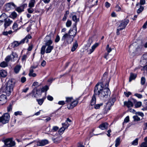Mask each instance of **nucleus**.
Returning <instances> with one entry per match:
<instances>
[{
	"label": "nucleus",
	"mask_w": 147,
	"mask_h": 147,
	"mask_svg": "<svg viewBox=\"0 0 147 147\" xmlns=\"http://www.w3.org/2000/svg\"><path fill=\"white\" fill-rule=\"evenodd\" d=\"M15 83V80L13 79H10L7 82L5 86L2 87L1 90L3 92L5 93L9 96L13 91Z\"/></svg>",
	"instance_id": "f257e3e1"
},
{
	"label": "nucleus",
	"mask_w": 147,
	"mask_h": 147,
	"mask_svg": "<svg viewBox=\"0 0 147 147\" xmlns=\"http://www.w3.org/2000/svg\"><path fill=\"white\" fill-rule=\"evenodd\" d=\"M78 47V44L77 41H76L73 45V46L71 48V51L72 52L74 51Z\"/></svg>",
	"instance_id": "b1692460"
},
{
	"label": "nucleus",
	"mask_w": 147,
	"mask_h": 147,
	"mask_svg": "<svg viewBox=\"0 0 147 147\" xmlns=\"http://www.w3.org/2000/svg\"><path fill=\"white\" fill-rule=\"evenodd\" d=\"M4 144L8 147H12L15 145V142L12 140V138H9L5 139L4 141Z\"/></svg>",
	"instance_id": "6e6552de"
},
{
	"label": "nucleus",
	"mask_w": 147,
	"mask_h": 147,
	"mask_svg": "<svg viewBox=\"0 0 147 147\" xmlns=\"http://www.w3.org/2000/svg\"><path fill=\"white\" fill-rule=\"evenodd\" d=\"M136 77V75H134L132 73L130 74V76L129 78V81L131 82L132 80L135 79Z\"/></svg>",
	"instance_id": "bb28decb"
},
{
	"label": "nucleus",
	"mask_w": 147,
	"mask_h": 147,
	"mask_svg": "<svg viewBox=\"0 0 147 147\" xmlns=\"http://www.w3.org/2000/svg\"><path fill=\"white\" fill-rule=\"evenodd\" d=\"M19 23L20 24V25H21L22 22L20 21V22H19V21H17V22H15L13 25L12 26V29L14 30L15 31L16 30L18 29V25L17 24V23Z\"/></svg>",
	"instance_id": "5701e85b"
},
{
	"label": "nucleus",
	"mask_w": 147,
	"mask_h": 147,
	"mask_svg": "<svg viewBox=\"0 0 147 147\" xmlns=\"http://www.w3.org/2000/svg\"><path fill=\"white\" fill-rule=\"evenodd\" d=\"M98 45V44L97 43H96L94 45H93L92 46L91 49L88 51V54H90L92 53L95 48Z\"/></svg>",
	"instance_id": "a211bd4d"
},
{
	"label": "nucleus",
	"mask_w": 147,
	"mask_h": 147,
	"mask_svg": "<svg viewBox=\"0 0 147 147\" xmlns=\"http://www.w3.org/2000/svg\"><path fill=\"white\" fill-rule=\"evenodd\" d=\"M21 82L22 83H24L26 80V78L24 77H22L21 78Z\"/></svg>",
	"instance_id": "0e129e2a"
},
{
	"label": "nucleus",
	"mask_w": 147,
	"mask_h": 147,
	"mask_svg": "<svg viewBox=\"0 0 147 147\" xmlns=\"http://www.w3.org/2000/svg\"><path fill=\"white\" fill-rule=\"evenodd\" d=\"M146 79L144 77H142L141 79V84L142 85H144L145 83Z\"/></svg>",
	"instance_id": "a18cd8bd"
},
{
	"label": "nucleus",
	"mask_w": 147,
	"mask_h": 147,
	"mask_svg": "<svg viewBox=\"0 0 147 147\" xmlns=\"http://www.w3.org/2000/svg\"><path fill=\"white\" fill-rule=\"evenodd\" d=\"M7 75V73L6 71L4 70H0V77L4 78Z\"/></svg>",
	"instance_id": "6ab92c4d"
},
{
	"label": "nucleus",
	"mask_w": 147,
	"mask_h": 147,
	"mask_svg": "<svg viewBox=\"0 0 147 147\" xmlns=\"http://www.w3.org/2000/svg\"><path fill=\"white\" fill-rule=\"evenodd\" d=\"M21 67L19 65H17L14 68V71L16 73H18Z\"/></svg>",
	"instance_id": "473e14b6"
},
{
	"label": "nucleus",
	"mask_w": 147,
	"mask_h": 147,
	"mask_svg": "<svg viewBox=\"0 0 147 147\" xmlns=\"http://www.w3.org/2000/svg\"><path fill=\"white\" fill-rule=\"evenodd\" d=\"M65 130V129L62 127L59 130L58 132L59 134H61Z\"/></svg>",
	"instance_id": "13d9d810"
},
{
	"label": "nucleus",
	"mask_w": 147,
	"mask_h": 147,
	"mask_svg": "<svg viewBox=\"0 0 147 147\" xmlns=\"http://www.w3.org/2000/svg\"><path fill=\"white\" fill-rule=\"evenodd\" d=\"M129 121V117L128 116H127L124 119V122H123V124L125 123H127Z\"/></svg>",
	"instance_id": "09e8293b"
},
{
	"label": "nucleus",
	"mask_w": 147,
	"mask_h": 147,
	"mask_svg": "<svg viewBox=\"0 0 147 147\" xmlns=\"http://www.w3.org/2000/svg\"><path fill=\"white\" fill-rule=\"evenodd\" d=\"M37 146H43L48 143L47 140H39L37 142Z\"/></svg>",
	"instance_id": "ddd939ff"
},
{
	"label": "nucleus",
	"mask_w": 147,
	"mask_h": 147,
	"mask_svg": "<svg viewBox=\"0 0 147 147\" xmlns=\"http://www.w3.org/2000/svg\"><path fill=\"white\" fill-rule=\"evenodd\" d=\"M37 146H43L48 143L47 140H39L37 142Z\"/></svg>",
	"instance_id": "f8f14e48"
},
{
	"label": "nucleus",
	"mask_w": 147,
	"mask_h": 147,
	"mask_svg": "<svg viewBox=\"0 0 147 147\" xmlns=\"http://www.w3.org/2000/svg\"><path fill=\"white\" fill-rule=\"evenodd\" d=\"M115 8L116 10L117 11H119L121 10V8L118 5H116V6L115 7Z\"/></svg>",
	"instance_id": "e2e57ef3"
},
{
	"label": "nucleus",
	"mask_w": 147,
	"mask_h": 147,
	"mask_svg": "<svg viewBox=\"0 0 147 147\" xmlns=\"http://www.w3.org/2000/svg\"><path fill=\"white\" fill-rule=\"evenodd\" d=\"M108 125L107 123H104L100 124L99 126V127L102 130L106 129H107Z\"/></svg>",
	"instance_id": "f3484780"
},
{
	"label": "nucleus",
	"mask_w": 147,
	"mask_h": 147,
	"mask_svg": "<svg viewBox=\"0 0 147 147\" xmlns=\"http://www.w3.org/2000/svg\"><path fill=\"white\" fill-rule=\"evenodd\" d=\"M103 105V104L102 103H100L99 104H97L96 105L94 106V108L96 109H99L100 106H102Z\"/></svg>",
	"instance_id": "49530a36"
},
{
	"label": "nucleus",
	"mask_w": 147,
	"mask_h": 147,
	"mask_svg": "<svg viewBox=\"0 0 147 147\" xmlns=\"http://www.w3.org/2000/svg\"><path fill=\"white\" fill-rule=\"evenodd\" d=\"M78 102L76 100H74L70 104L67 105V108L69 109L73 108L76 106L78 104Z\"/></svg>",
	"instance_id": "2eb2a0df"
},
{
	"label": "nucleus",
	"mask_w": 147,
	"mask_h": 147,
	"mask_svg": "<svg viewBox=\"0 0 147 147\" xmlns=\"http://www.w3.org/2000/svg\"><path fill=\"white\" fill-rule=\"evenodd\" d=\"M76 23L74 27V28H75V29L74 30H72L71 29H70L69 31H68V32L67 33L68 34H69V32H70V34H71L73 35V36H71V37H72L73 38H74L75 37V36L76 34Z\"/></svg>",
	"instance_id": "4468645a"
},
{
	"label": "nucleus",
	"mask_w": 147,
	"mask_h": 147,
	"mask_svg": "<svg viewBox=\"0 0 147 147\" xmlns=\"http://www.w3.org/2000/svg\"><path fill=\"white\" fill-rule=\"evenodd\" d=\"M73 20L75 22V23H76L77 22L79 21V20L78 18H77V16L76 15L73 16L72 17Z\"/></svg>",
	"instance_id": "ea45409f"
},
{
	"label": "nucleus",
	"mask_w": 147,
	"mask_h": 147,
	"mask_svg": "<svg viewBox=\"0 0 147 147\" xmlns=\"http://www.w3.org/2000/svg\"><path fill=\"white\" fill-rule=\"evenodd\" d=\"M9 117V115L8 113H5L1 117H0V123H2L3 124H5L8 123Z\"/></svg>",
	"instance_id": "0eeeda50"
},
{
	"label": "nucleus",
	"mask_w": 147,
	"mask_h": 147,
	"mask_svg": "<svg viewBox=\"0 0 147 147\" xmlns=\"http://www.w3.org/2000/svg\"><path fill=\"white\" fill-rule=\"evenodd\" d=\"M106 50L108 53H109L112 51V49L111 48L109 47V45H107L106 47Z\"/></svg>",
	"instance_id": "3c124183"
},
{
	"label": "nucleus",
	"mask_w": 147,
	"mask_h": 147,
	"mask_svg": "<svg viewBox=\"0 0 147 147\" xmlns=\"http://www.w3.org/2000/svg\"><path fill=\"white\" fill-rule=\"evenodd\" d=\"M103 82H101L98 83L95 86L94 90V94L98 95L104 88L103 86Z\"/></svg>",
	"instance_id": "39448f33"
},
{
	"label": "nucleus",
	"mask_w": 147,
	"mask_h": 147,
	"mask_svg": "<svg viewBox=\"0 0 147 147\" xmlns=\"http://www.w3.org/2000/svg\"><path fill=\"white\" fill-rule=\"evenodd\" d=\"M34 9L32 7H30L28 9V11L29 13H32L34 11Z\"/></svg>",
	"instance_id": "052dcab7"
},
{
	"label": "nucleus",
	"mask_w": 147,
	"mask_h": 147,
	"mask_svg": "<svg viewBox=\"0 0 147 147\" xmlns=\"http://www.w3.org/2000/svg\"><path fill=\"white\" fill-rule=\"evenodd\" d=\"M62 127H63L65 129H66L69 126V124L66 121L64 123H62Z\"/></svg>",
	"instance_id": "58836bf2"
},
{
	"label": "nucleus",
	"mask_w": 147,
	"mask_h": 147,
	"mask_svg": "<svg viewBox=\"0 0 147 147\" xmlns=\"http://www.w3.org/2000/svg\"><path fill=\"white\" fill-rule=\"evenodd\" d=\"M13 45L14 47H17L19 45H20L19 42H18L16 41L13 42Z\"/></svg>",
	"instance_id": "4d7b16f0"
},
{
	"label": "nucleus",
	"mask_w": 147,
	"mask_h": 147,
	"mask_svg": "<svg viewBox=\"0 0 147 147\" xmlns=\"http://www.w3.org/2000/svg\"><path fill=\"white\" fill-rule=\"evenodd\" d=\"M5 15L3 14L1 15V17L3 18V23L4 22V25L5 28L9 26L13 22L12 20H10L9 18H5Z\"/></svg>",
	"instance_id": "423d86ee"
},
{
	"label": "nucleus",
	"mask_w": 147,
	"mask_h": 147,
	"mask_svg": "<svg viewBox=\"0 0 147 147\" xmlns=\"http://www.w3.org/2000/svg\"><path fill=\"white\" fill-rule=\"evenodd\" d=\"M70 34H68L67 33L65 34L62 36L61 40L64 42L66 41L68 44H71L73 41V38L71 37L72 35Z\"/></svg>",
	"instance_id": "7ed1b4c3"
},
{
	"label": "nucleus",
	"mask_w": 147,
	"mask_h": 147,
	"mask_svg": "<svg viewBox=\"0 0 147 147\" xmlns=\"http://www.w3.org/2000/svg\"><path fill=\"white\" fill-rule=\"evenodd\" d=\"M133 118L134 121H139L140 120V118L137 115L134 116L133 117Z\"/></svg>",
	"instance_id": "864d4df0"
},
{
	"label": "nucleus",
	"mask_w": 147,
	"mask_h": 147,
	"mask_svg": "<svg viewBox=\"0 0 147 147\" xmlns=\"http://www.w3.org/2000/svg\"><path fill=\"white\" fill-rule=\"evenodd\" d=\"M136 114L140 116H141L142 117H143L144 116V114L140 112H137L136 113Z\"/></svg>",
	"instance_id": "774afa93"
},
{
	"label": "nucleus",
	"mask_w": 147,
	"mask_h": 147,
	"mask_svg": "<svg viewBox=\"0 0 147 147\" xmlns=\"http://www.w3.org/2000/svg\"><path fill=\"white\" fill-rule=\"evenodd\" d=\"M59 129V128L57 126H54L53 127L52 131L53 132L56 131L58 130Z\"/></svg>",
	"instance_id": "603ef678"
},
{
	"label": "nucleus",
	"mask_w": 147,
	"mask_h": 147,
	"mask_svg": "<svg viewBox=\"0 0 147 147\" xmlns=\"http://www.w3.org/2000/svg\"><path fill=\"white\" fill-rule=\"evenodd\" d=\"M96 102V98L95 97V95L94 94L92 96V99L91 101L90 105L92 106H94Z\"/></svg>",
	"instance_id": "412c9836"
},
{
	"label": "nucleus",
	"mask_w": 147,
	"mask_h": 147,
	"mask_svg": "<svg viewBox=\"0 0 147 147\" xmlns=\"http://www.w3.org/2000/svg\"><path fill=\"white\" fill-rule=\"evenodd\" d=\"M8 66V63L5 61L2 62L0 65V66L2 67H5Z\"/></svg>",
	"instance_id": "7c9ffc66"
},
{
	"label": "nucleus",
	"mask_w": 147,
	"mask_h": 147,
	"mask_svg": "<svg viewBox=\"0 0 147 147\" xmlns=\"http://www.w3.org/2000/svg\"><path fill=\"white\" fill-rule=\"evenodd\" d=\"M134 95L139 98H141L142 97V94L138 93H135Z\"/></svg>",
	"instance_id": "5fc2aeb1"
},
{
	"label": "nucleus",
	"mask_w": 147,
	"mask_h": 147,
	"mask_svg": "<svg viewBox=\"0 0 147 147\" xmlns=\"http://www.w3.org/2000/svg\"><path fill=\"white\" fill-rule=\"evenodd\" d=\"M92 42V41L91 39H89L88 40V42L87 45V46L90 47Z\"/></svg>",
	"instance_id": "6e6d98bb"
},
{
	"label": "nucleus",
	"mask_w": 147,
	"mask_h": 147,
	"mask_svg": "<svg viewBox=\"0 0 147 147\" xmlns=\"http://www.w3.org/2000/svg\"><path fill=\"white\" fill-rule=\"evenodd\" d=\"M36 100L38 102L39 105H42L44 101V99H37Z\"/></svg>",
	"instance_id": "de8ad7c7"
},
{
	"label": "nucleus",
	"mask_w": 147,
	"mask_h": 147,
	"mask_svg": "<svg viewBox=\"0 0 147 147\" xmlns=\"http://www.w3.org/2000/svg\"><path fill=\"white\" fill-rule=\"evenodd\" d=\"M145 0H140V3H138L136 4V6L144 5L145 3Z\"/></svg>",
	"instance_id": "72a5a7b5"
},
{
	"label": "nucleus",
	"mask_w": 147,
	"mask_h": 147,
	"mask_svg": "<svg viewBox=\"0 0 147 147\" xmlns=\"http://www.w3.org/2000/svg\"><path fill=\"white\" fill-rule=\"evenodd\" d=\"M5 95L3 94L0 96V105H2L5 103L7 101Z\"/></svg>",
	"instance_id": "9d476101"
},
{
	"label": "nucleus",
	"mask_w": 147,
	"mask_h": 147,
	"mask_svg": "<svg viewBox=\"0 0 147 147\" xmlns=\"http://www.w3.org/2000/svg\"><path fill=\"white\" fill-rule=\"evenodd\" d=\"M60 38L59 36L58 35H57L55 39V42H58L59 41Z\"/></svg>",
	"instance_id": "338daca9"
},
{
	"label": "nucleus",
	"mask_w": 147,
	"mask_h": 147,
	"mask_svg": "<svg viewBox=\"0 0 147 147\" xmlns=\"http://www.w3.org/2000/svg\"><path fill=\"white\" fill-rule=\"evenodd\" d=\"M35 3V0H31L29 4V6L30 7H33L34 6V4Z\"/></svg>",
	"instance_id": "cd10ccee"
},
{
	"label": "nucleus",
	"mask_w": 147,
	"mask_h": 147,
	"mask_svg": "<svg viewBox=\"0 0 147 147\" xmlns=\"http://www.w3.org/2000/svg\"><path fill=\"white\" fill-rule=\"evenodd\" d=\"M46 46H43L41 49L40 53L42 55H44L45 53V49H46Z\"/></svg>",
	"instance_id": "c9c22d12"
},
{
	"label": "nucleus",
	"mask_w": 147,
	"mask_h": 147,
	"mask_svg": "<svg viewBox=\"0 0 147 147\" xmlns=\"http://www.w3.org/2000/svg\"><path fill=\"white\" fill-rule=\"evenodd\" d=\"M52 41L51 40H49L48 41H46L45 43V46H46V47L47 46H51V44H52Z\"/></svg>",
	"instance_id": "e433bc0d"
},
{
	"label": "nucleus",
	"mask_w": 147,
	"mask_h": 147,
	"mask_svg": "<svg viewBox=\"0 0 147 147\" xmlns=\"http://www.w3.org/2000/svg\"><path fill=\"white\" fill-rule=\"evenodd\" d=\"M136 7L138 8L139 7L137 11V13L138 14L142 12L144 10V7L142 5H140V6H138Z\"/></svg>",
	"instance_id": "a878e982"
},
{
	"label": "nucleus",
	"mask_w": 147,
	"mask_h": 147,
	"mask_svg": "<svg viewBox=\"0 0 147 147\" xmlns=\"http://www.w3.org/2000/svg\"><path fill=\"white\" fill-rule=\"evenodd\" d=\"M49 89V87L47 86H45L41 89V92H44L47 91Z\"/></svg>",
	"instance_id": "79ce46f5"
},
{
	"label": "nucleus",
	"mask_w": 147,
	"mask_h": 147,
	"mask_svg": "<svg viewBox=\"0 0 147 147\" xmlns=\"http://www.w3.org/2000/svg\"><path fill=\"white\" fill-rule=\"evenodd\" d=\"M138 139L137 138H136L132 142V144L134 146L137 145L138 144Z\"/></svg>",
	"instance_id": "c03bdc74"
},
{
	"label": "nucleus",
	"mask_w": 147,
	"mask_h": 147,
	"mask_svg": "<svg viewBox=\"0 0 147 147\" xmlns=\"http://www.w3.org/2000/svg\"><path fill=\"white\" fill-rule=\"evenodd\" d=\"M140 63L142 65L146 64L147 63V61L142 58L140 61Z\"/></svg>",
	"instance_id": "8fccbe9b"
},
{
	"label": "nucleus",
	"mask_w": 147,
	"mask_h": 147,
	"mask_svg": "<svg viewBox=\"0 0 147 147\" xmlns=\"http://www.w3.org/2000/svg\"><path fill=\"white\" fill-rule=\"evenodd\" d=\"M115 146L117 147L120 144V138H117L115 140Z\"/></svg>",
	"instance_id": "c756f323"
},
{
	"label": "nucleus",
	"mask_w": 147,
	"mask_h": 147,
	"mask_svg": "<svg viewBox=\"0 0 147 147\" xmlns=\"http://www.w3.org/2000/svg\"><path fill=\"white\" fill-rule=\"evenodd\" d=\"M129 22V20L128 19H125L121 22L118 27L122 30L125 28Z\"/></svg>",
	"instance_id": "1a4fd4ad"
},
{
	"label": "nucleus",
	"mask_w": 147,
	"mask_h": 147,
	"mask_svg": "<svg viewBox=\"0 0 147 147\" xmlns=\"http://www.w3.org/2000/svg\"><path fill=\"white\" fill-rule=\"evenodd\" d=\"M142 103L141 102L139 101L137 102L135 104V106L136 108H138L140 107L142 105Z\"/></svg>",
	"instance_id": "37998d69"
},
{
	"label": "nucleus",
	"mask_w": 147,
	"mask_h": 147,
	"mask_svg": "<svg viewBox=\"0 0 147 147\" xmlns=\"http://www.w3.org/2000/svg\"><path fill=\"white\" fill-rule=\"evenodd\" d=\"M108 86L109 83H107L105 85V88H103L100 92L98 95L101 98H102L110 94V90L107 88Z\"/></svg>",
	"instance_id": "f03ea898"
},
{
	"label": "nucleus",
	"mask_w": 147,
	"mask_h": 147,
	"mask_svg": "<svg viewBox=\"0 0 147 147\" xmlns=\"http://www.w3.org/2000/svg\"><path fill=\"white\" fill-rule=\"evenodd\" d=\"M124 104V105L126 106L128 108L132 107L133 106L132 102L130 101H125Z\"/></svg>",
	"instance_id": "aec40b11"
},
{
	"label": "nucleus",
	"mask_w": 147,
	"mask_h": 147,
	"mask_svg": "<svg viewBox=\"0 0 147 147\" xmlns=\"http://www.w3.org/2000/svg\"><path fill=\"white\" fill-rule=\"evenodd\" d=\"M24 9L23 7L21 6L17 8L16 10L18 13H20L24 11Z\"/></svg>",
	"instance_id": "c85d7f7f"
},
{
	"label": "nucleus",
	"mask_w": 147,
	"mask_h": 147,
	"mask_svg": "<svg viewBox=\"0 0 147 147\" xmlns=\"http://www.w3.org/2000/svg\"><path fill=\"white\" fill-rule=\"evenodd\" d=\"M53 48V46H47L46 49V53H51Z\"/></svg>",
	"instance_id": "393cba45"
},
{
	"label": "nucleus",
	"mask_w": 147,
	"mask_h": 147,
	"mask_svg": "<svg viewBox=\"0 0 147 147\" xmlns=\"http://www.w3.org/2000/svg\"><path fill=\"white\" fill-rule=\"evenodd\" d=\"M124 94L126 97H128L129 95L131 94V93L129 92H124Z\"/></svg>",
	"instance_id": "bf43d9fd"
},
{
	"label": "nucleus",
	"mask_w": 147,
	"mask_h": 147,
	"mask_svg": "<svg viewBox=\"0 0 147 147\" xmlns=\"http://www.w3.org/2000/svg\"><path fill=\"white\" fill-rule=\"evenodd\" d=\"M72 97H66L65 102L67 103H69L71 102L73 100Z\"/></svg>",
	"instance_id": "4c0bfd02"
},
{
	"label": "nucleus",
	"mask_w": 147,
	"mask_h": 147,
	"mask_svg": "<svg viewBox=\"0 0 147 147\" xmlns=\"http://www.w3.org/2000/svg\"><path fill=\"white\" fill-rule=\"evenodd\" d=\"M71 20H68L66 23V26L67 27H69L71 26Z\"/></svg>",
	"instance_id": "a19ab883"
},
{
	"label": "nucleus",
	"mask_w": 147,
	"mask_h": 147,
	"mask_svg": "<svg viewBox=\"0 0 147 147\" xmlns=\"http://www.w3.org/2000/svg\"><path fill=\"white\" fill-rule=\"evenodd\" d=\"M108 73L107 72H105L103 75V77L102 78V80H105V79L107 78Z\"/></svg>",
	"instance_id": "680f3d73"
},
{
	"label": "nucleus",
	"mask_w": 147,
	"mask_h": 147,
	"mask_svg": "<svg viewBox=\"0 0 147 147\" xmlns=\"http://www.w3.org/2000/svg\"><path fill=\"white\" fill-rule=\"evenodd\" d=\"M17 16V14L14 11L12 12L10 15V17L13 19L16 18Z\"/></svg>",
	"instance_id": "2f4dec72"
},
{
	"label": "nucleus",
	"mask_w": 147,
	"mask_h": 147,
	"mask_svg": "<svg viewBox=\"0 0 147 147\" xmlns=\"http://www.w3.org/2000/svg\"><path fill=\"white\" fill-rule=\"evenodd\" d=\"M11 57V55H8L5 58V60L7 63L10 61H11L12 57Z\"/></svg>",
	"instance_id": "f704fd0d"
},
{
	"label": "nucleus",
	"mask_w": 147,
	"mask_h": 147,
	"mask_svg": "<svg viewBox=\"0 0 147 147\" xmlns=\"http://www.w3.org/2000/svg\"><path fill=\"white\" fill-rule=\"evenodd\" d=\"M32 38L31 36L29 34L27 35L22 40L19 42L20 44H22L24 43L25 42H28V39H30Z\"/></svg>",
	"instance_id": "dca6fc26"
},
{
	"label": "nucleus",
	"mask_w": 147,
	"mask_h": 147,
	"mask_svg": "<svg viewBox=\"0 0 147 147\" xmlns=\"http://www.w3.org/2000/svg\"><path fill=\"white\" fill-rule=\"evenodd\" d=\"M140 147H147V143L145 142L142 143L140 145Z\"/></svg>",
	"instance_id": "69168bd1"
},
{
	"label": "nucleus",
	"mask_w": 147,
	"mask_h": 147,
	"mask_svg": "<svg viewBox=\"0 0 147 147\" xmlns=\"http://www.w3.org/2000/svg\"><path fill=\"white\" fill-rule=\"evenodd\" d=\"M6 7L8 10L14 9L16 7V5L13 2H10L5 4Z\"/></svg>",
	"instance_id": "9b49d317"
},
{
	"label": "nucleus",
	"mask_w": 147,
	"mask_h": 147,
	"mask_svg": "<svg viewBox=\"0 0 147 147\" xmlns=\"http://www.w3.org/2000/svg\"><path fill=\"white\" fill-rule=\"evenodd\" d=\"M11 55L13 57V58H12V59H11V61H14L15 60H16L18 58V55L16 53L13 52L12 55Z\"/></svg>",
	"instance_id": "4be33fe9"
},
{
	"label": "nucleus",
	"mask_w": 147,
	"mask_h": 147,
	"mask_svg": "<svg viewBox=\"0 0 147 147\" xmlns=\"http://www.w3.org/2000/svg\"><path fill=\"white\" fill-rule=\"evenodd\" d=\"M115 101V99L114 98H110L105 108L104 109V113H106L111 109V107L112 106Z\"/></svg>",
	"instance_id": "20e7f679"
}]
</instances>
